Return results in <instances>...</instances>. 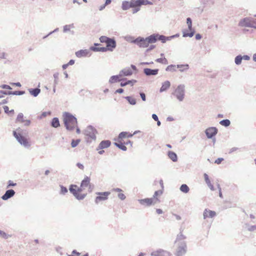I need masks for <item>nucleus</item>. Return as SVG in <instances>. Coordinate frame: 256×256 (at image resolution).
Returning a JSON list of instances; mask_svg holds the SVG:
<instances>
[{
	"mask_svg": "<svg viewBox=\"0 0 256 256\" xmlns=\"http://www.w3.org/2000/svg\"><path fill=\"white\" fill-rule=\"evenodd\" d=\"M186 237L182 234V232L177 235L175 243L178 244V248L176 251V256H183L186 252V244L184 240Z\"/></svg>",
	"mask_w": 256,
	"mask_h": 256,
	"instance_id": "nucleus-1",
	"label": "nucleus"
},
{
	"mask_svg": "<svg viewBox=\"0 0 256 256\" xmlns=\"http://www.w3.org/2000/svg\"><path fill=\"white\" fill-rule=\"evenodd\" d=\"M74 28V24H66L63 27V32H68L70 31V28Z\"/></svg>",
	"mask_w": 256,
	"mask_h": 256,
	"instance_id": "nucleus-38",
	"label": "nucleus"
},
{
	"mask_svg": "<svg viewBox=\"0 0 256 256\" xmlns=\"http://www.w3.org/2000/svg\"><path fill=\"white\" fill-rule=\"evenodd\" d=\"M140 96L142 100L143 101H146V94H145L144 92H140Z\"/></svg>",
	"mask_w": 256,
	"mask_h": 256,
	"instance_id": "nucleus-57",
	"label": "nucleus"
},
{
	"mask_svg": "<svg viewBox=\"0 0 256 256\" xmlns=\"http://www.w3.org/2000/svg\"><path fill=\"white\" fill-rule=\"evenodd\" d=\"M152 117L155 121H158V118L156 114H153Z\"/></svg>",
	"mask_w": 256,
	"mask_h": 256,
	"instance_id": "nucleus-64",
	"label": "nucleus"
},
{
	"mask_svg": "<svg viewBox=\"0 0 256 256\" xmlns=\"http://www.w3.org/2000/svg\"><path fill=\"white\" fill-rule=\"evenodd\" d=\"M69 190L74 196L78 200H82L86 196V194H80L77 192V186L76 184H70Z\"/></svg>",
	"mask_w": 256,
	"mask_h": 256,
	"instance_id": "nucleus-8",
	"label": "nucleus"
},
{
	"mask_svg": "<svg viewBox=\"0 0 256 256\" xmlns=\"http://www.w3.org/2000/svg\"><path fill=\"white\" fill-rule=\"evenodd\" d=\"M54 86H56V84H58V72H56V73H54Z\"/></svg>",
	"mask_w": 256,
	"mask_h": 256,
	"instance_id": "nucleus-50",
	"label": "nucleus"
},
{
	"mask_svg": "<svg viewBox=\"0 0 256 256\" xmlns=\"http://www.w3.org/2000/svg\"><path fill=\"white\" fill-rule=\"evenodd\" d=\"M251 18H245L242 19L238 23V26L242 27H248L250 28L252 24Z\"/></svg>",
	"mask_w": 256,
	"mask_h": 256,
	"instance_id": "nucleus-13",
	"label": "nucleus"
},
{
	"mask_svg": "<svg viewBox=\"0 0 256 256\" xmlns=\"http://www.w3.org/2000/svg\"><path fill=\"white\" fill-rule=\"evenodd\" d=\"M26 133V132H24V130L20 128L13 131V135L18 142L25 148H28L30 144L26 138L22 136L23 134Z\"/></svg>",
	"mask_w": 256,
	"mask_h": 256,
	"instance_id": "nucleus-3",
	"label": "nucleus"
},
{
	"mask_svg": "<svg viewBox=\"0 0 256 256\" xmlns=\"http://www.w3.org/2000/svg\"><path fill=\"white\" fill-rule=\"evenodd\" d=\"M157 38V33H156L153 34L146 38L147 40L148 44L149 45L150 44L156 42L158 40Z\"/></svg>",
	"mask_w": 256,
	"mask_h": 256,
	"instance_id": "nucleus-23",
	"label": "nucleus"
},
{
	"mask_svg": "<svg viewBox=\"0 0 256 256\" xmlns=\"http://www.w3.org/2000/svg\"><path fill=\"white\" fill-rule=\"evenodd\" d=\"M24 114L22 113H19L17 116V118L16 120V122H24Z\"/></svg>",
	"mask_w": 256,
	"mask_h": 256,
	"instance_id": "nucleus-41",
	"label": "nucleus"
},
{
	"mask_svg": "<svg viewBox=\"0 0 256 256\" xmlns=\"http://www.w3.org/2000/svg\"><path fill=\"white\" fill-rule=\"evenodd\" d=\"M162 194V190H156L154 192V194L153 196L154 200V204H156V202L158 201V199L156 198V196L160 195H161Z\"/></svg>",
	"mask_w": 256,
	"mask_h": 256,
	"instance_id": "nucleus-39",
	"label": "nucleus"
},
{
	"mask_svg": "<svg viewBox=\"0 0 256 256\" xmlns=\"http://www.w3.org/2000/svg\"><path fill=\"white\" fill-rule=\"evenodd\" d=\"M176 66L174 64H170L166 68V70L168 72H176Z\"/></svg>",
	"mask_w": 256,
	"mask_h": 256,
	"instance_id": "nucleus-43",
	"label": "nucleus"
},
{
	"mask_svg": "<svg viewBox=\"0 0 256 256\" xmlns=\"http://www.w3.org/2000/svg\"><path fill=\"white\" fill-rule=\"evenodd\" d=\"M76 166L80 170H84V166H83L82 164H80V163H77L76 164Z\"/></svg>",
	"mask_w": 256,
	"mask_h": 256,
	"instance_id": "nucleus-63",
	"label": "nucleus"
},
{
	"mask_svg": "<svg viewBox=\"0 0 256 256\" xmlns=\"http://www.w3.org/2000/svg\"><path fill=\"white\" fill-rule=\"evenodd\" d=\"M99 40L100 42L106 44V48L107 50L112 52L116 46V42L114 38L101 36Z\"/></svg>",
	"mask_w": 256,
	"mask_h": 256,
	"instance_id": "nucleus-4",
	"label": "nucleus"
},
{
	"mask_svg": "<svg viewBox=\"0 0 256 256\" xmlns=\"http://www.w3.org/2000/svg\"><path fill=\"white\" fill-rule=\"evenodd\" d=\"M128 134V133L126 132H121L118 135V138L122 139V138H125L127 136Z\"/></svg>",
	"mask_w": 256,
	"mask_h": 256,
	"instance_id": "nucleus-51",
	"label": "nucleus"
},
{
	"mask_svg": "<svg viewBox=\"0 0 256 256\" xmlns=\"http://www.w3.org/2000/svg\"><path fill=\"white\" fill-rule=\"evenodd\" d=\"M216 216V212L214 211L208 210L206 209L203 214L204 218L206 219L207 218H212Z\"/></svg>",
	"mask_w": 256,
	"mask_h": 256,
	"instance_id": "nucleus-21",
	"label": "nucleus"
},
{
	"mask_svg": "<svg viewBox=\"0 0 256 256\" xmlns=\"http://www.w3.org/2000/svg\"><path fill=\"white\" fill-rule=\"evenodd\" d=\"M177 68H179V70L181 72H184L187 70L189 68L188 64H178L176 66Z\"/></svg>",
	"mask_w": 256,
	"mask_h": 256,
	"instance_id": "nucleus-33",
	"label": "nucleus"
},
{
	"mask_svg": "<svg viewBox=\"0 0 256 256\" xmlns=\"http://www.w3.org/2000/svg\"><path fill=\"white\" fill-rule=\"evenodd\" d=\"M124 98L128 102V103L132 105H135L136 104V100L135 98H132L130 96H126L124 97Z\"/></svg>",
	"mask_w": 256,
	"mask_h": 256,
	"instance_id": "nucleus-37",
	"label": "nucleus"
},
{
	"mask_svg": "<svg viewBox=\"0 0 256 256\" xmlns=\"http://www.w3.org/2000/svg\"><path fill=\"white\" fill-rule=\"evenodd\" d=\"M204 176L205 182H206V184H208L209 188L211 190H212V191L214 190V186L212 184V183L209 179L208 176L206 174H204Z\"/></svg>",
	"mask_w": 256,
	"mask_h": 256,
	"instance_id": "nucleus-29",
	"label": "nucleus"
},
{
	"mask_svg": "<svg viewBox=\"0 0 256 256\" xmlns=\"http://www.w3.org/2000/svg\"><path fill=\"white\" fill-rule=\"evenodd\" d=\"M159 70L158 68L151 69L150 68H144V73L146 76H156L158 74Z\"/></svg>",
	"mask_w": 256,
	"mask_h": 256,
	"instance_id": "nucleus-15",
	"label": "nucleus"
},
{
	"mask_svg": "<svg viewBox=\"0 0 256 256\" xmlns=\"http://www.w3.org/2000/svg\"><path fill=\"white\" fill-rule=\"evenodd\" d=\"M111 144V142L109 140H102L99 144L98 147L96 148V150H102L108 148Z\"/></svg>",
	"mask_w": 256,
	"mask_h": 256,
	"instance_id": "nucleus-18",
	"label": "nucleus"
},
{
	"mask_svg": "<svg viewBox=\"0 0 256 256\" xmlns=\"http://www.w3.org/2000/svg\"><path fill=\"white\" fill-rule=\"evenodd\" d=\"M80 139H76V140H72V142H71V146L72 148H75L76 147L78 144L80 143Z\"/></svg>",
	"mask_w": 256,
	"mask_h": 256,
	"instance_id": "nucleus-48",
	"label": "nucleus"
},
{
	"mask_svg": "<svg viewBox=\"0 0 256 256\" xmlns=\"http://www.w3.org/2000/svg\"><path fill=\"white\" fill-rule=\"evenodd\" d=\"M180 190L185 194L188 193L190 191V188L186 184H182L180 188Z\"/></svg>",
	"mask_w": 256,
	"mask_h": 256,
	"instance_id": "nucleus-36",
	"label": "nucleus"
},
{
	"mask_svg": "<svg viewBox=\"0 0 256 256\" xmlns=\"http://www.w3.org/2000/svg\"><path fill=\"white\" fill-rule=\"evenodd\" d=\"M3 108H4V112L6 114H9V112H10L9 108L6 106H4L3 107Z\"/></svg>",
	"mask_w": 256,
	"mask_h": 256,
	"instance_id": "nucleus-61",
	"label": "nucleus"
},
{
	"mask_svg": "<svg viewBox=\"0 0 256 256\" xmlns=\"http://www.w3.org/2000/svg\"><path fill=\"white\" fill-rule=\"evenodd\" d=\"M90 177L86 176L82 181L80 184L81 187H87L90 184Z\"/></svg>",
	"mask_w": 256,
	"mask_h": 256,
	"instance_id": "nucleus-28",
	"label": "nucleus"
},
{
	"mask_svg": "<svg viewBox=\"0 0 256 256\" xmlns=\"http://www.w3.org/2000/svg\"><path fill=\"white\" fill-rule=\"evenodd\" d=\"M124 40L128 42L136 44V38L130 36H127L124 37Z\"/></svg>",
	"mask_w": 256,
	"mask_h": 256,
	"instance_id": "nucleus-40",
	"label": "nucleus"
},
{
	"mask_svg": "<svg viewBox=\"0 0 256 256\" xmlns=\"http://www.w3.org/2000/svg\"><path fill=\"white\" fill-rule=\"evenodd\" d=\"M136 6L134 4V0H131L130 2L124 1L122 3V8L123 10H127L130 8Z\"/></svg>",
	"mask_w": 256,
	"mask_h": 256,
	"instance_id": "nucleus-16",
	"label": "nucleus"
},
{
	"mask_svg": "<svg viewBox=\"0 0 256 256\" xmlns=\"http://www.w3.org/2000/svg\"><path fill=\"white\" fill-rule=\"evenodd\" d=\"M110 194L109 192H96V194L98 196L96 198L95 202L98 204L100 201L106 200Z\"/></svg>",
	"mask_w": 256,
	"mask_h": 256,
	"instance_id": "nucleus-9",
	"label": "nucleus"
},
{
	"mask_svg": "<svg viewBox=\"0 0 256 256\" xmlns=\"http://www.w3.org/2000/svg\"><path fill=\"white\" fill-rule=\"evenodd\" d=\"M186 24L188 26V30H182V36L184 38L190 37L192 38L195 34V30L192 26V20L191 18H186Z\"/></svg>",
	"mask_w": 256,
	"mask_h": 256,
	"instance_id": "nucleus-7",
	"label": "nucleus"
},
{
	"mask_svg": "<svg viewBox=\"0 0 256 256\" xmlns=\"http://www.w3.org/2000/svg\"><path fill=\"white\" fill-rule=\"evenodd\" d=\"M16 185V184L15 182H14L12 180H8V185L6 186V188H9L11 186H14Z\"/></svg>",
	"mask_w": 256,
	"mask_h": 256,
	"instance_id": "nucleus-52",
	"label": "nucleus"
},
{
	"mask_svg": "<svg viewBox=\"0 0 256 256\" xmlns=\"http://www.w3.org/2000/svg\"><path fill=\"white\" fill-rule=\"evenodd\" d=\"M136 80H128L126 82H121L120 84V86L122 87L125 86L128 84H131L132 86H133L134 84L136 83Z\"/></svg>",
	"mask_w": 256,
	"mask_h": 256,
	"instance_id": "nucleus-35",
	"label": "nucleus"
},
{
	"mask_svg": "<svg viewBox=\"0 0 256 256\" xmlns=\"http://www.w3.org/2000/svg\"><path fill=\"white\" fill-rule=\"evenodd\" d=\"M0 88H3V89H8V90H12V88L10 86L7 84H2L0 86Z\"/></svg>",
	"mask_w": 256,
	"mask_h": 256,
	"instance_id": "nucleus-53",
	"label": "nucleus"
},
{
	"mask_svg": "<svg viewBox=\"0 0 256 256\" xmlns=\"http://www.w3.org/2000/svg\"><path fill=\"white\" fill-rule=\"evenodd\" d=\"M224 160L223 158H217L215 162H214V163L215 164H220L222 161H223Z\"/></svg>",
	"mask_w": 256,
	"mask_h": 256,
	"instance_id": "nucleus-60",
	"label": "nucleus"
},
{
	"mask_svg": "<svg viewBox=\"0 0 256 256\" xmlns=\"http://www.w3.org/2000/svg\"><path fill=\"white\" fill-rule=\"evenodd\" d=\"M242 56L240 54L238 55L234 58V62L236 65H240L242 63Z\"/></svg>",
	"mask_w": 256,
	"mask_h": 256,
	"instance_id": "nucleus-45",
	"label": "nucleus"
},
{
	"mask_svg": "<svg viewBox=\"0 0 256 256\" xmlns=\"http://www.w3.org/2000/svg\"><path fill=\"white\" fill-rule=\"evenodd\" d=\"M10 92L11 91L0 90V94H2L4 95H11Z\"/></svg>",
	"mask_w": 256,
	"mask_h": 256,
	"instance_id": "nucleus-56",
	"label": "nucleus"
},
{
	"mask_svg": "<svg viewBox=\"0 0 256 256\" xmlns=\"http://www.w3.org/2000/svg\"><path fill=\"white\" fill-rule=\"evenodd\" d=\"M30 94L34 97H36L40 92V89L38 88H28Z\"/></svg>",
	"mask_w": 256,
	"mask_h": 256,
	"instance_id": "nucleus-26",
	"label": "nucleus"
},
{
	"mask_svg": "<svg viewBox=\"0 0 256 256\" xmlns=\"http://www.w3.org/2000/svg\"><path fill=\"white\" fill-rule=\"evenodd\" d=\"M140 6H135V7H134V8L133 10H132V13L133 14H136L137 12H138L140 10Z\"/></svg>",
	"mask_w": 256,
	"mask_h": 256,
	"instance_id": "nucleus-62",
	"label": "nucleus"
},
{
	"mask_svg": "<svg viewBox=\"0 0 256 256\" xmlns=\"http://www.w3.org/2000/svg\"><path fill=\"white\" fill-rule=\"evenodd\" d=\"M156 62L164 64H168V61L167 59L165 58H157L156 60Z\"/></svg>",
	"mask_w": 256,
	"mask_h": 256,
	"instance_id": "nucleus-44",
	"label": "nucleus"
},
{
	"mask_svg": "<svg viewBox=\"0 0 256 256\" xmlns=\"http://www.w3.org/2000/svg\"><path fill=\"white\" fill-rule=\"evenodd\" d=\"M100 44L98 43H94V46H90V50L93 52H106L107 50L106 47H97L96 46H100Z\"/></svg>",
	"mask_w": 256,
	"mask_h": 256,
	"instance_id": "nucleus-19",
	"label": "nucleus"
},
{
	"mask_svg": "<svg viewBox=\"0 0 256 256\" xmlns=\"http://www.w3.org/2000/svg\"><path fill=\"white\" fill-rule=\"evenodd\" d=\"M218 130L215 127H210L205 130L206 134L208 138H212L218 133Z\"/></svg>",
	"mask_w": 256,
	"mask_h": 256,
	"instance_id": "nucleus-12",
	"label": "nucleus"
},
{
	"mask_svg": "<svg viewBox=\"0 0 256 256\" xmlns=\"http://www.w3.org/2000/svg\"><path fill=\"white\" fill-rule=\"evenodd\" d=\"M89 53L90 50H80L76 52V56L78 58H81L86 56Z\"/></svg>",
	"mask_w": 256,
	"mask_h": 256,
	"instance_id": "nucleus-20",
	"label": "nucleus"
},
{
	"mask_svg": "<svg viewBox=\"0 0 256 256\" xmlns=\"http://www.w3.org/2000/svg\"><path fill=\"white\" fill-rule=\"evenodd\" d=\"M217 186H218V191H219V196L221 198H222L223 196H222V190H221V188L220 186V184H217Z\"/></svg>",
	"mask_w": 256,
	"mask_h": 256,
	"instance_id": "nucleus-58",
	"label": "nucleus"
},
{
	"mask_svg": "<svg viewBox=\"0 0 256 256\" xmlns=\"http://www.w3.org/2000/svg\"><path fill=\"white\" fill-rule=\"evenodd\" d=\"M64 122L66 129L68 130H73L77 126L76 118L68 112L64 114Z\"/></svg>",
	"mask_w": 256,
	"mask_h": 256,
	"instance_id": "nucleus-2",
	"label": "nucleus"
},
{
	"mask_svg": "<svg viewBox=\"0 0 256 256\" xmlns=\"http://www.w3.org/2000/svg\"><path fill=\"white\" fill-rule=\"evenodd\" d=\"M158 40L161 41L162 43H165L168 40H170V36H166L164 35H160L157 33Z\"/></svg>",
	"mask_w": 256,
	"mask_h": 256,
	"instance_id": "nucleus-32",
	"label": "nucleus"
},
{
	"mask_svg": "<svg viewBox=\"0 0 256 256\" xmlns=\"http://www.w3.org/2000/svg\"><path fill=\"white\" fill-rule=\"evenodd\" d=\"M185 86L184 84H180L178 86L172 95L174 96L179 102L184 100L185 96Z\"/></svg>",
	"mask_w": 256,
	"mask_h": 256,
	"instance_id": "nucleus-5",
	"label": "nucleus"
},
{
	"mask_svg": "<svg viewBox=\"0 0 256 256\" xmlns=\"http://www.w3.org/2000/svg\"><path fill=\"white\" fill-rule=\"evenodd\" d=\"M121 78V76H119V74L118 75L112 76L110 80H109V82L110 84H114L118 82H120L122 80H126V78Z\"/></svg>",
	"mask_w": 256,
	"mask_h": 256,
	"instance_id": "nucleus-25",
	"label": "nucleus"
},
{
	"mask_svg": "<svg viewBox=\"0 0 256 256\" xmlns=\"http://www.w3.org/2000/svg\"><path fill=\"white\" fill-rule=\"evenodd\" d=\"M50 125L52 128H57L60 126L59 120L58 118H54L52 119Z\"/></svg>",
	"mask_w": 256,
	"mask_h": 256,
	"instance_id": "nucleus-31",
	"label": "nucleus"
},
{
	"mask_svg": "<svg viewBox=\"0 0 256 256\" xmlns=\"http://www.w3.org/2000/svg\"><path fill=\"white\" fill-rule=\"evenodd\" d=\"M60 194H65L66 193L68 192V190L66 187L63 186L62 185H60Z\"/></svg>",
	"mask_w": 256,
	"mask_h": 256,
	"instance_id": "nucleus-49",
	"label": "nucleus"
},
{
	"mask_svg": "<svg viewBox=\"0 0 256 256\" xmlns=\"http://www.w3.org/2000/svg\"><path fill=\"white\" fill-rule=\"evenodd\" d=\"M220 124L225 127H228L230 124V122L228 119H225L220 121Z\"/></svg>",
	"mask_w": 256,
	"mask_h": 256,
	"instance_id": "nucleus-42",
	"label": "nucleus"
},
{
	"mask_svg": "<svg viewBox=\"0 0 256 256\" xmlns=\"http://www.w3.org/2000/svg\"><path fill=\"white\" fill-rule=\"evenodd\" d=\"M136 44L140 48H146L148 46L146 38L142 36H138L136 38Z\"/></svg>",
	"mask_w": 256,
	"mask_h": 256,
	"instance_id": "nucleus-11",
	"label": "nucleus"
},
{
	"mask_svg": "<svg viewBox=\"0 0 256 256\" xmlns=\"http://www.w3.org/2000/svg\"><path fill=\"white\" fill-rule=\"evenodd\" d=\"M168 156L172 162H176L178 160V156L176 153L172 151L168 152Z\"/></svg>",
	"mask_w": 256,
	"mask_h": 256,
	"instance_id": "nucleus-30",
	"label": "nucleus"
},
{
	"mask_svg": "<svg viewBox=\"0 0 256 256\" xmlns=\"http://www.w3.org/2000/svg\"><path fill=\"white\" fill-rule=\"evenodd\" d=\"M132 74V70L130 69V68H126L122 70L119 72V76H121V77L123 76H130Z\"/></svg>",
	"mask_w": 256,
	"mask_h": 256,
	"instance_id": "nucleus-22",
	"label": "nucleus"
},
{
	"mask_svg": "<svg viewBox=\"0 0 256 256\" xmlns=\"http://www.w3.org/2000/svg\"><path fill=\"white\" fill-rule=\"evenodd\" d=\"M138 202L142 205H144L146 206H150L153 203L154 204V201L153 198H146L144 199H140L138 200Z\"/></svg>",
	"mask_w": 256,
	"mask_h": 256,
	"instance_id": "nucleus-17",
	"label": "nucleus"
},
{
	"mask_svg": "<svg viewBox=\"0 0 256 256\" xmlns=\"http://www.w3.org/2000/svg\"><path fill=\"white\" fill-rule=\"evenodd\" d=\"M25 92L23 90L11 91V95L21 96L24 94Z\"/></svg>",
	"mask_w": 256,
	"mask_h": 256,
	"instance_id": "nucleus-47",
	"label": "nucleus"
},
{
	"mask_svg": "<svg viewBox=\"0 0 256 256\" xmlns=\"http://www.w3.org/2000/svg\"><path fill=\"white\" fill-rule=\"evenodd\" d=\"M249 232H253L256 230V225L249 226L248 228Z\"/></svg>",
	"mask_w": 256,
	"mask_h": 256,
	"instance_id": "nucleus-55",
	"label": "nucleus"
},
{
	"mask_svg": "<svg viewBox=\"0 0 256 256\" xmlns=\"http://www.w3.org/2000/svg\"><path fill=\"white\" fill-rule=\"evenodd\" d=\"M250 28H256V19L252 18Z\"/></svg>",
	"mask_w": 256,
	"mask_h": 256,
	"instance_id": "nucleus-54",
	"label": "nucleus"
},
{
	"mask_svg": "<svg viewBox=\"0 0 256 256\" xmlns=\"http://www.w3.org/2000/svg\"><path fill=\"white\" fill-rule=\"evenodd\" d=\"M170 86V82L168 80H166L162 84V86L160 90V92H162L166 90Z\"/></svg>",
	"mask_w": 256,
	"mask_h": 256,
	"instance_id": "nucleus-27",
	"label": "nucleus"
},
{
	"mask_svg": "<svg viewBox=\"0 0 256 256\" xmlns=\"http://www.w3.org/2000/svg\"><path fill=\"white\" fill-rule=\"evenodd\" d=\"M96 130L92 126H88L84 131V134L86 136V140L88 142H90L92 140L96 139Z\"/></svg>",
	"mask_w": 256,
	"mask_h": 256,
	"instance_id": "nucleus-6",
	"label": "nucleus"
},
{
	"mask_svg": "<svg viewBox=\"0 0 256 256\" xmlns=\"http://www.w3.org/2000/svg\"><path fill=\"white\" fill-rule=\"evenodd\" d=\"M136 6H140L142 5L152 4V2L148 0H134Z\"/></svg>",
	"mask_w": 256,
	"mask_h": 256,
	"instance_id": "nucleus-24",
	"label": "nucleus"
},
{
	"mask_svg": "<svg viewBox=\"0 0 256 256\" xmlns=\"http://www.w3.org/2000/svg\"><path fill=\"white\" fill-rule=\"evenodd\" d=\"M114 146L122 150L123 151H126L127 150V148L125 146L124 144L122 142H118L114 143Z\"/></svg>",
	"mask_w": 256,
	"mask_h": 256,
	"instance_id": "nucleus-34",
	"label": "nucleus"
},
{
	"mask_svg": "<svg viewBox=\"0 0 256 256\" xmlns=\"http://www.w3.org/2000/svg\"><path fill=\"white\" fill-rule=\"evenodd\" d=\"M151 256H171L172 254L168 251L159 248L156 250L154 251L150 254Z\"/></svg>",
	"mask_w": 256,
	"mask_h": 256,
	"instance_id": "nucleus-10",
	"label": "nucleus"
},
{
	"mask_svg": "<svg viewBox=\"0 0 256 256\" xmlns=\"http://www.w3.org/2000/svg\"><path fill=\"white\" fill-rule=\"evenodd\" d=\"M118 197L121 200H124L126 198V196L124 194L120 193L118 194Z\"/></svg>",
	"mask_w": 256,
	"mask_h": 256,
	"instance_id": "nucleus-59",
	"label": "nucleus"
},
{
	"mask_svg": "<svg viewBox=\"0 0 256 256\" xmlns=\"http://www.w3.org/2000/svg\"><path fill=\"white\" fill-rule=\"evenodd\" d=\"M0 236L4 239H8L12 236L0 230Z\"/></svg>",
	"mask_w": 256,
	"mask_h": 256,
	"instance_id": "nucleus-46",
	"label": "nucleus"
},
{
	"mask_svg": "<svg viewBox=\"0 0 256 256\" xmlns=\"http://www.w3.org/2000/svg\"><path fill=\"white\" fill-rule=\"evenodd\" d=\"M16 194L15 191L12 189L8 190L2 196V198L4 200H6L12 198Z\"/></svg>",
	"mask_w": 256,
	"mask_h": 256,
	"instance_id": "nucleus-14",
	"label": "nucleus"
}]
</instances>
